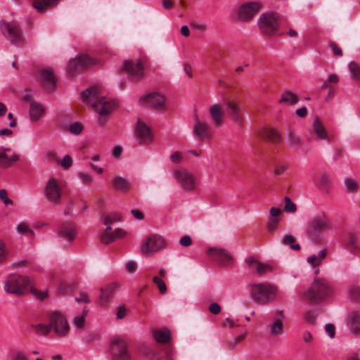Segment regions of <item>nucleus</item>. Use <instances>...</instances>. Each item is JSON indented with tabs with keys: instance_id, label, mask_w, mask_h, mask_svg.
Returning <instances> with one entry per match:
<instances>
[{
	"instance_id": "1",
	"label": "nucleus",
	"mask_w": 360,
	"mask_h": 360,
	"mask_svg": "<svg viewBox=\"0 0 360 360\" xmlns=\"http://www.w3.org/2000/svg\"><path fill=\"white\" fill-rule=\"evenodd\" d=\"M81 96L83 101L90 103L99 115L98 123L101 127H103L108 122L106 116L113 110L115 103L102 96L98 86L86 89L81 93Z\"/></svg>"
},
{
	"instance_id": "2",
	"label": "nucleus",
	"mask_w": 360,
	"mask_h": 360,
	"mask_svg": "<svg viewBox=\"0 0 360 360\" xmlns=\"http://www.w3.org/2000/svg\"><path fill=\"white\" fill-rule=\"evenodd\" d=\"M28 288L30 292L41 300L47 296V291L43 292L38 291L32 285L31 279L25 276L14 274H10L7 276L4 286V289L7 293L17 295L24 294Z\"/></svg>"
},
{
	"instance_id": "3",
	"label": "nucleus",
	"mask_w": 360,
	"mask_h": 360,
	"mask_svg": "<svg viewBox=\"0 0 360 360\" xmlns=\"http://www.w3.org/2000/svg\"><path fill=\"white\" fill-rule=\"evenodd\" d=\"M250 297L257 305H267L276 300L278 288L269 283H256L249 285Z\"/></svg>"
},
{
	"instance_id": "4",
	"label": "nucleus",
	"mask_w": 360,
	"mask_h": 360,
	"mask_svg": "<svg viewBox=\"0 0 360 360\" xmlns=\"http://www.w3.org/2000/svg\"><path fill=\"white\" fill-rule=\"evenodd\" d=\"M332 292L328 282L324 278L314 279L307 291L303 292L304 298L311 302H319Z\"/></svg>"
},
{
	"instance_id": "5",
	"label": "nucleus",
	"mask_w": 360,
	"mask_h": 360,
	"mask_svg": "<svg viewBox=\"0 0 360 360\" xmlns=\"http://www.w3.org/2000/svg\"><path fill=\"white\" fill-rule=\"evenodd\" d=\"M47 321L50 323L51 332L56 338H65L70 332V328L66 317L60 311H53L49 313Z\"/></svg>"
},
{
	"instance_id": "6",
	"label": "nucleus",
	"mask_w": 360,
	"mask_h": 360,
	"mask_svg": "<svg viewBox=\"0 0 360 360\" xmlns=\"http://www.w3.org/2000/svg\"><path fill=\"white\" fill-rule=\"evenodd\" d=\"M260 32L265 36L271 37L280 27V18L277 13L266 12L262 14L258 19Z\"/></svg>"
},
{
	"instance_id": "7",
	"label": "nucleus",
	"mask_w": 360,
	"mask_h": 360,
	"mask_svg": "<svg viewBox=\"0 0 360 360\" xmlns=\"http://www.w3.org/2000/svg\"><path fill=\"white\" fill-rule=\"evenodd\" d=\"M0 31L4 37L15 46L22 44L23 37L20 28L15 22L0 21Z\"/></svg>"
},
{
	"instance_id": "8",
	"label": "nucleus",
	"mask_w": 360,
	"mask_h": 360,
	"mask_svg": "<svg viewBox=\"0 0 360 360\" xmlns=\"http://www.w3.org/2000/svg\"><path fill=\"white\" fill-rule=\"evenodd\" d=\"M44 195L51 203L58 204L63 195V187L59 180L54 177H50L44 185Z\"/></svg>"
},
{
	"instance_id": "9",
	"label": "nucleus",
	"mask_w": 360,
	"mask_h": 360,
	"mask_svg": "<svg viewBox=\"0 0 360 360\" xmlns=\"http://www.w3.org/2000/svg\"><path fill=\"white\" fill-rule=\"evenodd\" d=\"M98 60L88 55H80L71 59L68 65V72L73 76L84 70L96 65Z\"/></svg>"
},
{
	"instance_id": "10",
	"label": "nucleus",
	"mask_w": 360,
	"mask_h": 360,
	"mask_svg": "<svg viewBox=\"0 0 360 360\" xmlns=\"http://www.w3.org/2000/svg\"><path fill=\"white\" fill-rule=\"evenodd\" d=\"M173 174L184 191H193L195 189L197 179L193 173L184 168H179L175 169Z\"/></svg>"
},
{
	"instance_id": "11",
	"label": "nucleus",
	"mask_w": 360,
	"mask_h": 360,
	"mask_svg": "<svg viewBox=\"0 0 360 360\" xmlns=\"http://www.w3.org/2000/svg\"><path fill=\"white\" fill-rule=\"evenodd\" d=\"M165 246L166 241L165 238L161 236L154 234L149 236L143 241L141 245V251L142 254L150 255L160 251Z\"/></svg>"
},
{
	"instance_id": "12",
	"label": "nucleus",
	"mask_w": 360,
	"mask_h": 360,
	"mask_svg": "<svg viewBox=\"0 0 360 360\" xmlns=\"http://www.w3.org/2000/svg\"><path fill=\"white\" fill-rule=\"evenodd\" d=\"M113 360H131V354L127 342L121 338H115L110 345Z\"/></svg>"
},
{
	"instance_id": "13",
	"label": "nucleus",
	"mask_w": 360,
	"mask_h": 360,
	"mask_svg": "<svg viewBox=\"0 0 360 360\" xmlns=\"http://www.w3.org/2000/svg\"><path fill=\"white\" fill-rule=\"evenodd\" d=\"M331 229L330 220L325 214H321L314 217L308 225V233L312 237H317L321 233L327 231Z\"/></svg>"
},
{
	"instance_id": "14",
	"label": "nucleus",
	"mask_w": 360,
	"mask_h": 360,
	"mask_svg": "<svg viewBox=\"0 0 360 360\" xmlns=\"http://www.w3.org/2000/svg\"><path fill=\"white\" fill-rule=\"evenodd\" d=\"M261 8L262 4L259 1L245 3L238 8V18L242 21H250L259 11Z\"/></svg>"
},
{
	"instance_id": "15",
	"label": "nucleus",
	"mask_w": 360,
	"mask_h": 360,
	"mask_svg": "<svg viewBox=\"0 0 360 360\" xmlns=\"http://www.w3.org/2000/svg\"><path fill=\"white\" fill-rule=\"evenodd\" d=\"M193 136L199 140L210 139L211 136L210 126L205 121L200 120L196 113L193 115Z\"/></svg>"
},
{
	"instance_id": "16",
	"label": "nucleus",
	"mask_w": 360,
	"mask_h": 360,
	"mask_svg": "<svg viewBox=\"0 0 360 360\" xmlns=\"http://www.w3.org/2000/svg\"><path fill=\"white\" fill-rule=\"evenodd\" d=\"M207 254L222 266H229L233 264V256L226 250L221 248H210Z\"/></svg>"
},
{
	"instance_id": "17",
	"label": "nucleus",
	"mask_w": 360,
	"mask_h": 360,
	"mask_svg": "<svg viewBox=\"0 0 360 360\" xmlns=\"http://www.w3.org/2000/svg\"><path fill=\"white\" fill-rule=\"evenodd\" d=\"M143 105L154 109H162L165 105V97L164 95L153 92L143 96L141 98Z\"/></svg>"
},
{
	"instance_id": "18",
	"label": "nucleus",
	"mask_w": 360,
	"mask_h": 360,
	"mask_svg": "<svg viewBox=\"0 0 360 360\" xmlns=\"http://www.w3.org/2000/svg\"><path fill=\"white\" fill-rule=\"evenodd\" d=\"M19 155L10 148H0V168L6 169L19 160Z\"/></svg>"
},
{
	"instance_id": "19",
	"label": "nucleus",
	"mask_w": 360,
	"mask_h": 360,
	"mask_svg": "<svg viewBox=\"0 0 360 360\" xmlns=\"http://www.w3.org/2000/svg\"><path fill=\"white\" fill-rule=\"evenodd\" d=\"M123 67L124 70L136 80L143 77V66L140 60H126L123 63Z\"/></svg>"
},
{
	"instance_id": "20",
	"label": "nucleus",
	"mask_w": 360,
	"mask_h": 360,
	"mask_svg": "<svg viewBox=\"0 0 360 360\" xmlns=\"http://www.w3.org/2000/svg\"><path fill=\"white\" fill-rule=\"evenodd\" d=\"M229 117L236 124L242 125L244 117L241 113L239 105L233 101L229 100L226 103Z\"/></svg>"
},
{
	"instance_id": "21",
	"label": "nucleus",
	"mask_w": 360,
	"mask_h": 360,
	"mask_svg": "<svg viewBox=\"0 0 360 360\" xmlns=\"http://www.w3.org/2000/svg\"><path fill=\"white\" fill-rule=\"evenodd\" d=\"M40 80L46 91L51 92L55 89L56 79L52 70L49 68L41 70Z\"/></svg>"
},
{
	"instance_id": "22",
	"label": "nucleus",
	"mask_w": 360,
	"mask_h": 360,
	"mask_svg": "<svg viewBox=\"0 0 360 360\" xmlns=\"http://www.w3.org/2000/svg\"><path fill=\"white\" fill-rule=\"evenodd\" d=\"M136 136L141 139L140 144H147L150 142L152 136L150 128L140 119L136 125Z\"/></svg>"
},
{
	"instance_id": "23",
	"label": "nucleus",
	"mask_w": 360,
	"mask_h": 360,
	"mask_svg": "<svg viewBox=\"0 0 360 360\" xmlns=\"http://www.w3.org/2000/svg\"><path fill=\"white\" fill-rule=\"evenodd\" d=\"M209 114L213 124L219 127L223 124L224 112L219 104H213L209 108Z\"/></svg>"
},
{
	"instance_id": "24",
	"label": "nucleus",
	"mask_w": 360,
	"mask_h": 360,
	"mask_svg": "<svg viewBox=\"0 0 360 360\" xmlns=\"http://www.w3.org/2000/svg\"><path fill=\"white\" fill-rule=\"evenodd\" d=\"M58 234L65 240L72 241L77 234L75 224L70 221L63 223L58 229Z\"/></svg>"
},
{
	"instance_id": "25",
	"label": "nucleus",
	"mask_w": 360,
	"mask_h": 360,
	"mask_svg": "<svg viewBox=\"0 0 360 360\" xmlns=\"http://www.w3.org/2000/svg\"><path fill=\"white\" fill-rule=\"evenodd\" d=\"M45 108L44 106L37 102H32L30 104L29 115L32 122L39 121L44 115Z\"/></svg>"
},
{
	"instance_id": "26",
	"label": "nucleus",
	"mask_w": 360,
	"mask_h": 360,
	"mask_svg": "<svg viewBox=\"0 0 360 360\" xmlns=\"http://www.w3.org/2000/svg\"><path fill=\"white\" fill-rule=\"evenodd\" d=\"M32 6L38 11L55 7L60 0H30Z\"/></svg>"
},
{
	"instance_id": "27",
	"label": "nucleus",
	"mask_w": 360,
	"mask_h": 360,
	"mask_svg": "<svg viewBox=\"0 0 360 360\" xmlns=\"http://www.w3.org/2000/svg\"><path fill=\"white\" fill-rule=\"evenodd\" d=\"M349 328L353 334L360 335V311H354L349 315Z\"/></svg>"
},
{
	"instance_id": "28",
	"label": "nucleus",
	"mask_w": 360,
	"mask_h": 360,
	"mask_svg": "<svg viewBox=\"0 0 360 360\" xmlns=\"http://www.w3.org/2000/svg\"><path fill=\"white\" fill-rule=\"evenodd\" d=\"M153 334L155 340L159 343H165L170 340V331L167 328L153 330Z\"/></svg>"
},
{
	"instance_id": "29",
	"label": "nucleus",
	"mask_w": 360,
	"mask_h": 360,
	"mask_svg": "<svg viewBox=\"0 0 360 360\" xmlns=\"http://www.w3.org/2000/svg\"><path fill=\"white\" fill-rule=\"evenodd\" d=\"M299 98L298 96L293 92L290 91H284L281 95V98L279 100V103H286L288 105H295L298 103Z\"/></svg>"
},
{
	"instance_id": "30",
	"label": "nucleus",
	"mask_w": 360,
	"mask_h": 360,
	"mask_svg": "<svg viewBox=\"0 0 360 360\" xmlns=\"http://www.w3.org/2000/svg\"><path fill=\"white\" fill-rule=\"evenodd\" d=\"M313 131L320 139H328V134L323 124L318 117L315 118L313 123Z\"/></svg>"
},
{
	"instance_id": "31",
	"label": "nucleus",
	"mask_w": 360,
	"mask_h": 360,
	"mask_svg": "<svg viewBox=\"0 0 360 360\" xmlns=\"http://www.w3.org/2000/svg\"><path fill=\"white\" fill-rule=\"evenodd\" d=\"M327 255V249L323 248L318 255H312L307 258V262L313 267L319 266Z\"/></svg>"
},
{
	"instance_id": "32",
	"label": "nucleus",
	"mask_w": 360,
	"mask_h": 360,
	"mask_svg": "<svg viewBox=\"0 0 360 360\" xmlns=\"http://www.w3.org/2000/svg\"><path fill=\"white\" fill-rule=\"evenodd\" d=\"M115 189L120 191H127L130 188V183L127 179L121 177L116 176L112 180Z\"/></svg>"
},
{
	"instance_id": "33",
	"label": "nucleus",
	"mask_w": 360,
	"mask_h": 360,
	"mask_svg": "<svg viewBox=\"0 0 360 360\" xmlns=\"http://www.w3.org/2000/svg\"><path fill=\"white\" fill-rule=\"evenodd\" d=\"M87 314L88 310L86 308L83 309L82 311L79 314L76 315L73 318L72 321L73 326L77 329L83 328Z\"/></svg>"
},
{
	"instance_id": "34",
	"label": "nucleus",
	"mask_w": 360,
	"mask_h": 360,
	"mask_svg": "<svg viewBox=\"0 0 360 360\" xmlns=\"http://www.w3.org/2000/svg\"><path fill=\"white\" fill-rule=\"evenodd\" d=\"M347 245V248L354 253L360 252V242L358 240L357 238L353 234H350L348 236Z\"/></svg>"
},
{
	"instance_id": "35",
	"label": "nucleus",
	"mask_w": 360,
	"mask_h": 360,
	"mask_svg": "<svg viewBox=\"0 0 360 360\" xmlns=\"http://www.w3.org/2000/svg\"><path fill=\"white\" fill-rule=\"evenodd\" d=\"M270 333L273 336L281 335L283 333V324L282 320L278 319L270 326Z\"/></svg>"
},
{
	"instance_id": "36",
	"label": "nucleus",
	"mask_w": 360,
	"mask_h": 360,
	"mask_svg": "<svg viewBox=\"0 0 360 360\" xmlns=\"http://www.w3.org/2000/svg\"><path fill=\"white\" fill-rule=\"evenodd\" d=\"M112 291L113 287L112 286H108L105 290L101 288V295L99 297V302L101 305H105L109 302Z\"/></svg>"
},
{
	"instance_id": "37",
	"label": "nucleus",
	"mask_w": 360,
	"mask_h": 360,
	"mask_svg": "<svg viewBox=\"0 0 360 360\" xmlns=\"http://www.w3.org/2000/svg\"><path fill=\"white\" fill-rule=\"evenodd\" d=\"M295 238L292 235L285 236L283 238V243L285 245H290V248L294 250H300V245L299 244H294L295 242Z\"/></svg>"
},
{
	"instance_id": "38",
	"label": "nucleus",
	"mask_w": 360,
	"mask_h": 360,
	"mask_svg": "<svg viewBox=\"0 0 360 360\" xmlns=\"http://www.w3.org/2000/svg\"><path fill=\"white\" fill-rule=\"evenodd\" d=\"M35 331L37 334L41 335H46L51 332L50 323L48 324L39 323L34 326Z\"/></svg>"
},
{
	"instance_id": "39",
	"label": "nucleus",
	"mask_w": 360,
	"mask_h": 360,
	"mask_svg": "<svg viewBox=\"0 0 360 360\" xmlns=\"http://www.w3.org/2000/svg\"><path fill=\"white\" fill-rule=\"evenodd\" d=\"M272 270L273 266L269 264H263L261 262L256 264L255 272H257L259 276H262Z\"/></svg>"
},
{
	"instance_id": "40",
	"label": "nucleus",
	"mask_w": 360,
	"mask_h": 360,
	"mask_svg": "<svg viewBox=\"0 0 360 360\" xmlns=\"http://www.w3.org/2000/svg\"><path fill=\"white\" fill-rule=\"evenodd\" d=\"M266 135L268 139L274 142L279 141L281 139L280 133L275 129H267Z\"/></svg>"
},
{
	"instance_id": "41",
	"label": "nucleus",
	"mask_w": 360,
	"mask_h": 360,
	"mask_svg": "<svg viewBox=\"0 0 360 360\" xmlns=\"http://www.w3.org/2000/svg\"><path fill=\"white\" fill-rule=\"evenodd\" d=\"M345 185L348 193H354L358 188V183L354 179L350 178L345 179Z\"/></svg>"
},
{
	"instance_id": "42",
	"label": "nucleus",
	"mask_w": 360,
	"mask_h": 360,
	"mask_svg": "<svg viewBox=\"0 0 360 360\" xmlns=\"http://www.w3.org/2000/svg\"><path fill=\"white\" fill-rule=\"evenodd\" d=\"M284 210L288 213H294L296 212L297 207L295 204L288 196L285 197Z\"/></svg>"
},
{
	"instance_id": "43",
	"label": "nucleus",
	"mask_w": 360,
	"mask_h": 360,
	"mask_svg": "<svg viewBox=\"0 0 360 360\" xmlns=\"http://www.w3.org/2000/svg\"><path fill=\"white\" fill-rule=\"evenodd\" d=\"M153 282L157 285L160 293L164 294L167 291V286L165 281L162 278L159 276H154L153 278Z\"/></svg>"
},
{
	"instance_id": "44",
	"label": "nucleus",
	"mask_w": 360,
	"mask_h": 360,
	"mask_svg": "<svg viewBox=\"0 0 360 360\" xmlns=\"http://www.w3.org/2000/svg\"><path fill=\"white\" fill-rule=\"evenodd\" d=\"M289 166L287 163H278L275 166L274 174L280 176L285 173L288 170Z\"/></svg>"
},
{
	"instance_id": "45",
	"label": "nucleus",
	"mask_w": 360,
	"mask_h": 360,
	"mask_svg": "<svg viewBox=\"0 0 360 360\" xmlns=\"http://www.w3.org/2000/svg\"><path fill=\"white\" fill-rule=\"evenodd\" d=\"M349 69L354 78L359 79L360 78V67L358 64L354 62H351L349 64Z\"/></svg>"
},
{
	"instance_id": "46",
	"label": "nucleus",
	"mask_w": 360,
	"mask_h": 360,
	"mask_svg": "<svg viewBox=\"0 0 360 360\" xmlns=\"http://www.w3.org/2000/svg\"><path fill=\"white\" fill-rule=\"evenodd\" d=\"M113 236V233H110L107 231H104L101 235V241L105 245L110 244L115 240Z\"/></svg>"
},
{
	"instance_id": "47",
	"label": "nucleus",
	"mask_w": 360,
	"mask_h": 360,
	"mask_svg": "<svg viewBox=\"0 0 360 360\" xmlns=\"http://www.w3.org/2000/svg\"><path fill=\"white\" fill-rule=\"evenodd\" d=\"M279 221V218L269 217L266 226L268 231L273 232L274 231H275Z\"/></svg>"
},
{
	"instance_id": "48",
	"label": "nucleus",
	"mask_w": 360,
	"mask_h": 360,
	"mask_svg": "<svg viewBox=\"0 0 360 360\" xmlns=\"http://www.w3.org/2000/svg\"><path fill=\"white\" fill-rule=\"evenodd\" d=\"M17 230L20 233H25L30 236L34 235L33 231L29 229L28 226L25 223H20L18 226Z\"/></svg>"
},
{
	"instance_id": "49",
	"label": "nucleus",
	"mask_w": 360,
	"mask_h": 360,
	"mask_svg": "<svg viewBox=\"0 0 360 360\" xmlns=\"http://www.w3.org/2000/svg\"><path fill=\"white\" fill-rule=\"evenodd\" d=\"M288 143L290 146H297L301 143L300 139L294 133L288 134Z\"/></svg>"
},
{
	"instance_id": "50",
	"label": "nucleus",
	"mask_w": 360,
	"mask_h": 360,
	"mask_svg": "<svg viewBox=\"0 0 360 360\" xmlns=\"http://www.w3.org/2000/svg\"><path fill=\"white\" fill-rule=\"evenodd\" d=\"M78 176L79 179L85 185H91L93 183V178L92 176L85 172H80L78 174Z\"/></svg>"
},
{
	"instance_id": "51",
	"label": "nucleus",
	"mask_w": 360,
	"mask_h": 360,
	"mask_svg": "<svg viewBox=\"0 0 360 360\" xmlns=\"http://www.w3.org/2000/svg\"><path fill=\"white\" fill-rule=\"evenodd\" d=\"M8 252L6 250L5 243L0 240V263H3L7 258Z\"/></svg>"
},
{
	"instance_id": "52",
	"label": "nucleus",
	"mask_w": 360,
	"mask_h": 360,
	"mask_svg": "<svg viewBox=\"0 0 360 360\" xmlns=\"http://www.w3.org/2000/svg\"><path fill=\"white\" fill-rule=\"evenodd\" d=\"M0 199L5 205L13 204V200L8 198L7 191L5 189H0Z\"/></svg>"
},
{
	"instance_id": "53",
	"label": "nucleus",
	"mask_w": 360,
	"mask_h": 360,
	"mask_svg": "<svg viewBox=\"0 0 360 360\" xmlns=\"http://www.w3.org/2000/svg\"><path fill=\"white\" fill-rule=\"evenodd\" d=\"M328 44L331 49L333 50L334 55L337 56H342V51L336 43H335L333 41H329Z\"/></svg>"
},
{
	"instance_id": "54",
	"label": "nucleus",
	"mask_w": 360,
	"mask_h": 360,
	"mask_svg": "<svg viewBox=\"0 0 360 360\" xmlns=\"http://www.w3.org/2000/svg\"><path fill=\"white\" fill-rule=\"evenodd\" d=\"M120 219H121V218H120V214H111L108 215L105 218L104 224L105 225H107V224H109L112 222L119 221H120Z\"/></svg>"
},
{
	"instance_id": "55",
	"label": "nucleus",
	"mask_w": 360,
	"mask_h": 360,
	"mask_svg": "<svg viewBox=\"0 0 360 360\" xmlns=\"http://www.w3.org/2000/svg\"><path fill=\"white\" fill-rule=\"evenodd\" d=\"M349 295L352 299L360 300V286H353L349 290Z\"/></svg>"
},
{
	"instance_id": "56",
	"label": "nucleus",
	"mask_w": 360,
	"mask_h": 360,
	"mask_svg": "<svg viewBox=\"0 0 360 360\" xmlns=\"http://www.w3.org/2000/svg\"><path fill=\"white\" fill-rule=\"evenodd\" d=\"M83 129L82 125L79 122H75L70 126V131L74 134H79Z\"/></svg>"
},
{
	"instance_id": "57",
	"label": "nucleus",
	"mask_w": 360,
	"mask_h": 360,
	"mask_svg": "<svg viewBox=\"0 0 360 360\" xmlns=\"http://www.w3.org/2000/svg\"><path fill=\"white\" fill-rule=\"evenodd\" d=\"M61 167L64 169H68L72 165V160L70 155H65L63 159L61 160Z\"/></svg>"
},
{
	"instance_id": "58",
	"label": "nucleus",
	"mask_w": 360,
	"mask_h": 360,
	"mask_svg": "<svg viewBox=\"0 0 360 360\" xmlns=\"http://www.w3.org/2000/svg\"><path fill=\"white\" fill-rule=\"evenodd\" d=\"M75 300L77 302L90 303L91 302L88 294L86 292H80L79 297L75 298Z\"/></svg>"
},
{
	"instance_id": "59",
	"label": "nucleus",
	"mask_w": 360,
	"mask_h": 360,
	"mask_svg": "<svg viewBox=\"0 0 360 360\" xmlns=\"http://www.w3.org/2000/svg\"><path fill=\"white\" fill-rule=\"evenodd\" d=\"M304 319L309 323L314 324L316 320V314L314 311H308L305 314Z\"/></svg>"
},
{
	"instance_id": "60",
	"label": "nucleus",
	"mask_w": 360,
	"mask_h": 360,
	"mask_svg": "<svg viewBox=\"0 0 360 360\" xmlns=\"http://www.w3.org/2000/svg\"><path fill=\"white\" fill-rule=\"evenodd\" d=\"M181 246L188 247L192 243V239L189 236H184L179 240Z\"/></svg>"
},
{
	"instance_id": "61",
	"label": "nucleus",
	"mask_w": 360,
	"mask_h": 360,
	"mask_svg": "<svg viewBox=\"0 0 360 360\" xmlns=\"http://www.w3.org/2000/svg\"><path fill=\"white\" fill-rule=\"evenodd\" d=\"M325 330L328 334L330 338H334L335 328L333 324L328 323L325 326Z\"/></svg>"
},
{
	"instance_id": "62",
	"label": "nucleus",
	"mask_w": 360,
	"mask_h": 360,
	"mask_svg": "<svg viewBox=\"0 0 360 360\" xmlns=\"http://www.w3.org/2000/svg\"><path fill=\"white\" fill-rule=\"evenodd\" d=\"M112 233L115 240L118 238H122L127 235V232L122 229H117L115 230Z\"/></svg>"
},
{
	"instance_id": "63",
	"label": "nucleus",
	"mask_w": 360,
	"mask_h": 360,
	"mask_svg": "<svg viewBox=\"0 0 360 360\" xmlns=\"http://www.w3.org/2000/svg\"><path fill=\"white\" fill-rule=\"evenodd\" d=\"M209 310L214 314H218L221 311V307L219 304L214 302L210 305Z\"/></svg>"
},
{
	"instance_id": "64",
	"label": "nucleus",
	"mask_w": 360,
	"mask_h": 360,
	"mask_svg": "<svg viewBox=\"0 0 360 360\" xmlns=\"http://www.w3.org/2000/svg\"><path fill=\"white\" fill-rule=\"evenodd\" d=\"M12 360H29L25 354L16 352L14 353Z\"/></svg>"
}]
</instances>
